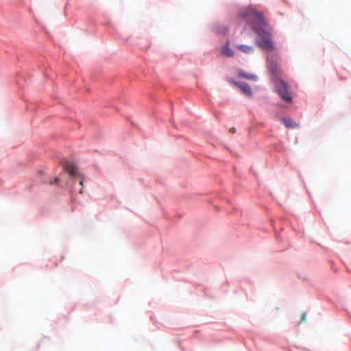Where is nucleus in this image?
I'll return each mask as SVG.
<instances>
[{"instance_id": "obj_8", "label": "nucleus", "mask_w": 351, "mask_h": 351, "mask_svg": "<svg viewBox=\"0 0 351 351\" xmlns=\"http://www.w3.org/2000/svg\"><path fill=\"white\" fill-rule=\"evenodd\" d=\"M237 49L244 53H250L253 51V47L245 45H239Z\"/></svg>"}, {"instance_id": "obj_5", "label": "nucleus", "mask_w": 351, "mask_h": 351, "mask_svg": "<svg viewBox=\"0 0 351 351\" xmlns=\"http://www.w3.org/2000/svg\"><path fill=\"white\" fill-rule=\"evenodd\" d=\"M232 84L238 86L241 90L247 96H251L252 93L250 86L249 84L245 82H237L234 81L232 82Z\"/></svg>"}, {"instance_id": "obj_4", "label": "nucleus", "mask_w": 351, "mask_h": 351, "mask_svg": "<svg viewBox=\"0 0 351 351\" xmlns=\"http://www.w3.org/2000/svg\"><path fill=\"white\" fill-rule=\"evenodd\" d=\"M267 64L270 73L274 77H277L280 73V68L276 61L273 60V57H267Z\"/></svg>"}, {"instance_id": "obj_12", "label": "nucleus", "mask_w": 351, "mask_h": 351, "mask_svg": "<svg viewBox=\"0 0 351 351\" xmlns=\"http://www.w3.org/2000/svg\"><path fill=\"white\" fill-rule=\"evenodd\" d=\"M230 132H231V133H232V134L235 133V132H236V128H234V127H233V128H231L230 129Z\"/></svg>"}, {"instance_id": "obj_10", "label": "nucleus", "mask_w": 351, "mask_h": 351, "mask_svg": "<svg viewBox=\"0 0 351 351\" xmlns=\"http://www.w3.org/2000/svg\"><path fill=\"white\" fill-rule=\"evenodd\" d=\"M228 32V29L226 27H223L221 29H219V33L221 34H225Z\"/></svg>"}, {"instance_id": "obj_7", "label": "nucleus", "mask_w": 351, "mask_h": 351, "mask_svg": "<svg viewBox=\"0 0 351 351\" xmlns=\"http://www.w3.org/2000/svg\"><path fill=\"white\" fill-rule=\"evenodd\" d=\"M282 121L283 123L285 124V125L288 128L293 129V128H295L298 126V124L295 121H293L291 119L284 118V119H282Z\"/></svg>"}, {"instance_id": "obj_1", "label": "nucleus", "mask_w": 351, "mask_h": 351, "mask_svg": "<svg viewBox=\"0 0 351 351\" xmlns=\"http://www.w3.org/2000/svg\"><path fill=\"white\" fill-rule=\"evenodd\" d=\"M239 16L246 23L252 25L254 31L261 37L256 40V44L263 49L273 50L274 45L271 40L270 34L263 29L265 24L263 14L252 8L241 10Z\"/></svg>"}, {"instance_id": "obj_3", "label": "nucleus", "mask_w": 351, "mask_h": 351, "mask_svg": "<svg viewBox=\"0 0 351 351\" xmlns=\"http://www.w3.org/2000/svg\"><path fill=\"white\" fill-rule=\"evenodd\" d=\"M63 165L64 168L71 175V176L73 178L81 176L80 172L77 171V167L73 162L66 160L63 162Z\"/></svg>"}, {"instance_id": "obj_14", "label": "nucleus", "mask_w": 351, "mask_h": 351, "mask_svg": "<svg viewBox=\"0 0 351 351\" xmlns=\"http://www.w3.org/2000/svg\"><path fill=\"white\" fill-rule=\"evenodd\" d=\"M59 178L58 177H56L55 179H54V182H57L58 181Z\"/></svg>"}, {"instance_id": "obj_11", "label": "nucleus", "mask_w": 351, "mask_h": 351, "mask_svg": "<svg viewBox=\"0 0 351 351\" xmlns=\"http://www.w3.org/2000/svg\"><path fill=\"white\" fill-rule=\"evenodd\" d=\"M80 185L82 187H81V189H80V190L79 193H83V191H82V188H83V181H82V180H80Z\"/></svg>"}, {"instance_id": "obj_2", "label": "nucleus", "mask_w": 351, "mask_h": 351, "mask_svg": "<svg viewBox=\"0 0 351 351\" xmlns=\"http://www.w3.org/2000/svg\"><path fill=\"white\" fill-rule=\"evenodd\" d=\"M276 88L278 93L282 99L287 102H291L292 97L289 92L288 86L285 82L280 81L276 84Z\"/></svg>"}, {"instance_id": "obj_9", "label": "nucleus", "mask_w": 351, "mask_h": 351, "mask_svg": "<svg viewBox=\"0 0 351 351\" xmlns=\"http://www.w3.org/2000/svg\"><path fill=\"white\" fill-rule=\"evenodd\" d=\"M239 75L243 78H245V79H247V80H257V77L256 75H252V74H249V73H245L244 71H240L239 73Z\"/></svg>"}, {"instance_id": "obj_6", "label": "nucleus", "mask_w": 351, "mask_h": 351, "mask_svg": "<svg viewBox=\"0 0 351 351\" xmlns=\"http://www.w3.org/2000/svg\"><path fill=\"white\" fill-rule=\"evenodd\" d=\"M221 53L226 57L234 56V51L229 47V42H227L221 48Z\"/></svg>"}, {"instance_id": "obj_13", "label": "nucleus", "mask_w": 351, "mask_h": 351, "mask_svg": "<svg viewBox=\"0 0 351 351\" xmlns=\"http://www.w3.org/2000/svg\"><path fill=\"white\" fill-rule=\"evenodd\" d=\"M305 317H306V314H305V313H302V321H304V320H305Z\"/></svg>"}]
</instances>
